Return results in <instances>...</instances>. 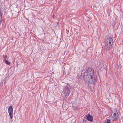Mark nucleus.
I'll use <instances>...</instances> for the list:
<instances>
[{
    "label": "nucleus",
    "mask_w": 123,
    "mask_h": 123,
    "mask_svg": "<svg viewBox=\"0 0 123 123\" xmlns=\"http://www.w3.org/2000/svg\"><path fill=\"white\" fill-rule=\"evenodd\" d=\"M52 17H53V18H54V15H53L52 16Z\"/></svg>",
    "instance_id": "12"
},
{
    "label": "nucleus",
    "mask_w": 123,
    "mask_h": 123,
    "mask_svg": "<svg viewBox=\"0 0 123 123\" xmlns=\"http://www.w3.org/2000/svg\"><path fill=\"white\" fill-rule=\"evenodd\" d=\"M106 44H111L112 45L113 44V39L112 37H109L106 40Z\"/></svg>",
    "instance_id": "4"
},
{
    "label": "nucleus",
    "mask_w": 123,
    "mask_h": 123,
    "mask_svg": "<svg viewBox=\"0 0 123 123\" xmlns=\"http://www.w3.org/2000/svg\"><path fill=\"white\" fill-rule=\"evenodd\" d=\"M84 73L85 74L87 73V74L89 75V80L88 81L89 86L90 87H93L95 83V80L94 78L93 77V71L90 70V68H88V69H86V70H85Z\"/></svg>",
    "instance_id": "1"
},
{
    "label": "nucleus",
    "mask_w": 123,
    "mask_h": 123,
    "mask_svg": "<svg viewBox=\"0 0 123 123\" xmlns=\"http://www.w3.org/2000/svg\"><path fill=\"white\" fill-rule=\"evenodd\" d=\"M3 58L4 59H6L7 58V56L6 55H3Z\"/></svg>",
    "instance_id": "10"
},
{
    "label": "nucleus",
    "mask_w": 123,
    "mask_h": 123,
    "mask_svg": "<svg viewBox=\"0 0 123 123\" xmlns=\"http://www.w3.org/2000/svg\"><path fill=\"white\" fill-rule=\"evenodd\" d=\"M117 116V115L115 113L113 115V117H114V116Z\"/></svg>",
    "instance_id": "11"
},
{
    "label": "nucleus",
    "mask_w": 123,
    "mask_h": 123,
    "mask_svg": "<svg viewBox=\"0 0 123 123\" xmlns=\"http://www.w3.org/2000/svg\"><path fill=\"white\" fill-rule=\"evenodd\" d=\"M13 109L11 105L8 108V112L10 116V118L12 119V113Z\"/></svg>",
    "instance_id": "3"
},
{
    "label": "nucleus",
    "mask_w": 123,
    "mask_h": 123,
    "mask_svg": "<svg viewBox=\"0 0 123 123\" xmlns=\"http://www.w3.org/2000/svg\"><path fill=\"white\" fill-rule=\"evenodd\" d=\"M117 116H114L113 117L114 118V120L115 121H116L117 120Z\"/></svg>",
    "instance_id": "8"
},
{
    "label": "nucleus",
    "mask_w": 123,
    "mask_h": 123,
    "mask_svg": "<svg viewBox=\"0 0 123 123\" xmlns=\"http://www.w3.org/2000/svg\"><path fill=\"white\" fill-rule=\"evenodd\" d=\"M110 121L111 120L110 119H108L107 120L106 123H110Z\"/></svg>",
    "instance_id": "9"
},
{
    "label": "nucleus",
    "mask_w": 123,
    "mask_h": 123,
    "mask_svg": "<svg viewBox=\"0 0 123 123\" xmlns=\"http://www.w3.org/2000/svg\"><path fill=\"white\" fill-rule=\"evenodd\" d=\"M86 117H87V119L88 120L91 122L92 121L93 117L92 116L90 115V114H88L87 115Z\"/></svg>",
    "instance_id": "5"
},
{
    "label": "nucleus",
    "mask_w": 123,
    "mask_h": 123,
    "mask_svg": "<svg viewBox=\"0 0 123 123\" xmlns=\"http://www.w3.org/2000/svg\"><path fill=\"white\" fill-rule=\"evenodd\" d=\"M5 62L8 65H9L10 64V62L8 61L6 59H5L4 60Z\"/></svg>",
    "instance_id": "7"
},
{
    "label": "nucleus",
    "mask_w": 123,
    "mask_h": 123,
    "mask_svg": "<svg viewBox=\"0 0 123 123\" xmlns=\"http://www.w3.org/2000/svg\"><path fill=\"white\" fill-rule=\"evenodd\" d=\"M111 44H107L106 43L104 47L105 49L106 50H108L110 49L112 47Z\"/></svg>",
    "instance_id": "6"
},
{
    "label": "nucleus",
    "mask_w": 123,
    "mask_h": 123,
    "mask_svg": "<svg viewBox=\"0 0 123 123\" xmlns=\"http://www.w3.org/2000/svg\"><path fill=\"white\" fill-rule=\"evenodd\" d=\"M64 88L62 92L63 96L64 98H67L69 94V89L70 86L68 83H64L62 85Z\"/></svg>",
    "instance_id": "2"
}]
</instances>
